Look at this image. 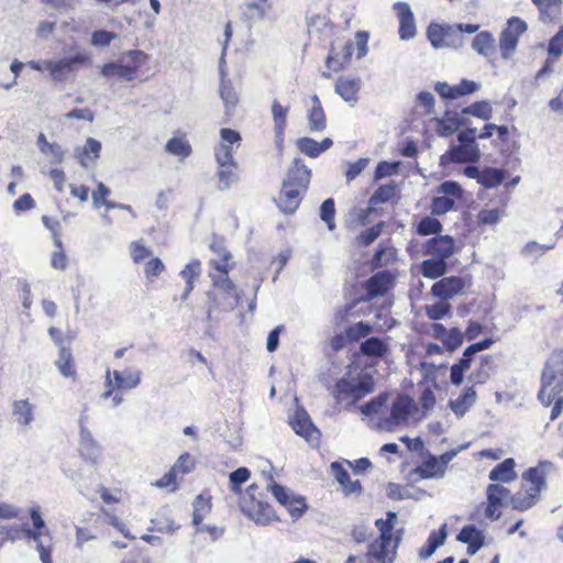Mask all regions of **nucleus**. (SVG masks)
<instances>
[{
	"mask_svg": "<svg viewBox=\"0 0 563 563\" xmlns=\"http://www.w3.org/2000/svg\"><path fill=\"white\" fill-rule=\"evenodd\" d=\"M210 250L218 255V258L209 261L211 268L209 276L213 287V290L209 292V297L217 308L232 310L240 300L236 286L229 278V273L234 267L233 256L224 246L223 239L221 238L212 241Z\"/></svg>",
	"mask_w": 563,
	"mask_h": 563,
	"instance_id": "nucleus-1",
	"label": "nucleus"
},
{
	"mask_svg": "<svg viewBox=\"0 0 563 563\" xmlns=\"http://www.w3.org/2000/svg\"><path fill=\"white\" fill-rule=\"evenodd\" d=\"M311 179V170L301 158H295L289 166L276 199L284 213H294L300 206Z\"/></svg>",
	"mask_w": 563,
	"mask_h": 563,
	"instance_id": "nucleus-2",
	"label": "nucleus"
},
{
	"mask_svg": "<svg viewBox=\"0 0 563 563\" xmlns=\"http://www.w3.org/2000/svg\"><path fill=\"white\" fill-rule=\"evenodd\" d=\"M554 470L550 461H540L521 474L520 488L510 497L511 507L518 511L532 508L547 488V476Z\"/></svg>",
	"mask_w": 563,
	"mask_h": 563,
	"instance_id": "nucleus-3",
	"label": "nucleus"
},
{
	"mask_svg": "<svg viewBox=\"0 0 563 563\" xmlns=\"http://www.w3.org/2000/svg\"><path fill=\"white\" fill-rule=\"evenodd\" d=\"M538 398L545 407L553 405L550 419H558L563 410V352L553 353L542 373Z\"/></svg>",
	"mask_w": 563,
	"mask_h": 563,
	"instance_id": "nucleus-4",
	"label": "nucleus"
},
{
	"mask_svg": "<svg viewBox=\"0 0 563 563\" xmlns=\"http://www.w3.org/2000/svg\"><path fill=\"white\" fill-rule=\"evenodd\" d=\"M33 528H27L25 526L12 525L8 527L4 537V543L7 541H16L20 539L33 540L36 543V549L40 553V559L42 563H53L52 552L53 545L52 543L44 544L42 537H47L52 540L51 532L45 525L44 519L42 518L41 511L38 507H32L29 510Z\"/></svg>",
	"mask_w": 563,
	"mask_h": 563,
	"instance_id": "nucleus-5",
	"label": "nucleus"
},
{
	"mask_svg": "<svg viewBox=\"0 0 563 563\" xmlns=\"http://www.w3.org/2000/svg\"><path fill=\"white\" fill-rule=\"evenodd\" d=\"M374 377L360 371L356 376L349 369L334 385L332 395L338 405L352 408L358 400L374 391Z\"/></svg>",
	"mask_w": 563,
	"mask_h": 563,
	"instance_id": "nucleus-6",
	"label": "nucleus"
},
{
	"mask_svg": "<svg viewBox=\"0 0 563 563\" xmlns=\"http://www.w3.org/2000/svg\"><path fill=\"white\" fill-rule=\"evenodd\" d=\"M397 516L394 511L386 514V519H377L375 526L379 531L378 538L369 543L366 553L367 560H375L378 563L394 561L397 548L400 542L399 536H394V527Z\"/></svg>",
	"mask_w": 563,
	"mask_h": 563,
	"instance_id": "nucleus-7",
	"label": "nucleus"
},
{
	"mask_svg": "<svg viewBox=\"0 0 563 563\" xmlns=\"http://www.w3.org/2000/svg\"><path fill=\"white\" fill-rule=\"evenodd\" d=\"M150 62V55L141 49H130L120 55L117 62L106 63L101 67L104 77H118L126 81L142 78Z\"/></svg>",
	"mask_w": 563,
	"mask_h": 563,
	"instance_id": "nucleus-8",
	"label": "nucleus"
},
{
	"mask_svg": "<svg viewBox=\"0 0 563 563\" xmlns=\"http://www.w3.org/2000/svg\"><path fill=\"white\" fill-rule=\"evenodd\" d=\"M242 512L256 525L268 526L279 518L274 508L264 499V494L260 492L256 484H252L246 489V495L241 501Z\"/></svg>",
	"mask_w": 563,
	"mask_h": 563,
	"instance_id": "nucleus-9",
	"label": "nucleus"
},
{
	"mask_svg": "<svg viewBox=\"0 0 563 563\" xmlns=\"http://www.w3.org/2000/svg\"><path fill=\"white\" fill-rule=\"evenodd\" d=\"M427 36L435 48H460L465 37L453 25L431 23L427 29Z\"/></svg>",
	"mask_w": 563,
	"mask_h": 563,
	"instance_id": "nucleus-10",
	"label": "nucleus"
},
{
	"mask_svg": "<svg viewBox=\"0 0 563 563\" xmlns=\"http://www.w3.org/2000/svg\"><path fill=\"white\" fill-rule=\"evenodd\" d=\"M416 409L415 401L405 394H398L390 406L389 416L380 419V427L391 431L396 427L405 424L412 411Z\"/></svg>",
	"mask_w": 563,
	"mask_h": 563,
	"instance_id": "nucleus-11",
	"label": "nucleus"
},
{
	"mask_svg": "<svg viewBox=\"0 0 563 563\" xmlns=\"http://www.w3.org/2000/svg\"><path fill=\"white\" fill-rule=\"evenodd\" d=\"M528 30L527 23L518 18L508 19L499 36V49L504 59H509L517 49L519 37Z\"/></svg>",
	"mask_w": 563,
	"mask_h": 563,
	"instance_id": "nucleus-12",
	"label": "nucleus"
},
{
	"mask_svg": "<svg viewBox=\"0 0 563 563\" xmlns=\"http://www.w3.org/2000/svg\"><path fill=\"white\" fill-rule=\"evenodd\" d=\"M451 459V453H444L440 456L429 455L410 472V476L415 479L441 478L444 476Z\"/></svg>",
	"mask_w": 563,
	"mask_h": 563,
	"instance_id": "nucleus-13",
	"label": "nucleus"
},
{
	"mask_svg": "<svg viewBox=\"0 0 563 563\" xmlns=\"http://www.w3.org/2000/svg\"><path fill=\"white\" fill-rule=\"evenodd\" d=\"M267 490H269L275 499L287 509L294 519L301 517L308 508L303 497L296 496L287 492L285 487L273 479L268 484Z\"/></svg>",
	"mask_w": 563,
	"mask_h": 563,
	"instance_id": "nucleus-14",
	"label": "nucleus"
},
{
	"mask_svg": "<svg viewBox=\"0 0 563 563\" xmlns=\"http://www.w3.org/2000/svg\"><path fill=\"white\" fill-rule=\"evenodd\" d=\"M140 374L131 369L120 371H107L106 373V389L102 394L104 399L110 398L115 389H131L140 384Z\"/></svg>",
	"mask_w": 563,
	"mask_h": 563,
	"instance_id": "nucleus-15",
	"label": "nucleus"
},
{
	"mask_svg": "<svg viewBox=\"0 0 563 563\" xmlns=\"http://www.w3.org/2000/svg\"><path fill=\"white\" fill-rule=\"evenodd\" d=\"M486 495L485 517L492 521L498 520L503 514L505 500L510 495V490L499 484L493 483L487 486Z\"/></svg>",
	"mask_w": 563,
	"mask_h": 563,
	"instance_id": "nucleus-16",
	"label": "nucleus"
},
{
	"mask_svg": "<svg viewBox=\"0 0 563 563\" xmlns=\"http://www.w3.org/2000/svg\"><path fill=\"white\" fill-rule=\"evenodd\" d=\"M479 84L463 78L456 85H449L445 81H438L434 84L435 92L444 100H456L465 96L473 95L479 89Z\"/></svg>",
	"mask_w": 563,
	"mask_h": 563,
	"instance_id": "nucleus-17",
	"label": "nucleus"
},
{
	"mask_svg": "<svg viewBox=\"0 0 563 563\" xmlns=\"http://www.w3.org/2000/svg\"><path fill=\"white\" fill-rule=\"evenodd\" d=\"M397 186L395 184L380 185L369 198V207L361 210L356 217L358 225H365L369 214L374 211V207L380 203H386L396 197Z\"/></svg>",
	"mask_w": 563,
	"mask_h": 563,
	"instance_id": "nucleus-18",
	"label": "nucleus"
},
{
	"mask_svg": "<svg viewBox=\"0 0 563 563\" xmlns=\"http://www.w3.org/2000/svg\"><path fill=\"white\" fill-rule=\"evenodd\" d=\"M563 54V25L560 30L550 38L548 45V58L543 66L537 71L534 80L539 81L544 76L550 75L553 71L555 62Z\"/></svg>",
	"mask_w": 563,
	"mask_h": 563,
	"instance_id": "nucleus-19",
	"label": "nucleus"
},
{
	"mask_svg": "<svg viewBox=\"0 0 563 563\" xmlns=\"http://www.w3.org/2000/svg\"><path fill=\"white\" fill-rule=\"evenodd\" d=\"M395 278L388 271H382L371 276L364 284L366 300L384 296L394 287Z\"/></svg>",
	"mask_w": 563,
	"mask_h": 563,
	"instance_id": "nucleus-20",
	"label": "nucleus"
},
{
	"mask_svg": "<svg viewBox=\"0 0 563 563\" xmlns=\"http://www.w3.org/2000/svg\"><path fill=\"white\" fill-rule=\"evenodd\" d=\"M353 54V43L346 42L340 52H336L334 46H331L330 52L325 59L328 71L322 73V77L331 78V71L338 73L345 68L350 63Z\"/></svg>",
	"mask_w": 563,
	"mask_h": 563,
	"instance_id": "nucleus-21",
	"label": "nucleus"
},
{
	"mask_svg": "<svg viewBox=\"0 0 563 563\" xmlns=\"http://www.w3.org/2000/svg\"><path fill=\"white\" fill-rule=\"evenodd\" d=\"M85 60L86 57L82 55H76L59 60H45L44 68L49 71L53 79L62 81L75 69L76 65L82 64Z\"/></svg>",
	"mask_w": 563,
	"mask_h": 563,
	"instance_id": "nucleus-22",
	"label": "nucleus"
},
{
	"mask_svg": "<svg viewBox=\"0 0 563 563\" xmlns=\"http://www.w3.org/2000/svg\"><path fill=\"white\" fill-rule=\"evenodd\" d=\"M242 137L235 130L222 128L220 130V143L214 148L216 159H228L233 156L234 148H239Z\"/></svg>",
	"mask_w": 563,
	"mask_h": 563,
	"instance_id": "nucleus-23",
	"label": "nucleus"
},
{
	"mask_svg": "<svg viewBox=\"0 0 563 563\" xmlns=\"http://www.w3.org/2000/svg\"><path fill=\"white\" fill-rule=\"evenodd\" d=\"M465 287L464 280L459 276L443 277L431 287V294L441 300H448L462 292Z\"/></svg>",
	"mask_w": 563,
	"mask_h": 563,
	"instance_id": "nucleus-24",
	"label": "nucleus"
},
{
	"mask_svg": "<svg viewBox=\"0 0 563 563\" xmlns=\"http://www.w3.org/2000/svg\"><path fill=\"white\" fill-rule=\"evenodd\" d=\"M426 254L446 261L454 254L455 243L449 235H437L427 241Z\"/></svg>",
	"mask_w": 563,
	"mask_h": 563,
	"instance_id": "nucleus-25",
	"label": "nucleus"
},
{
	"mask_svg": "<svg viewBox=\"0 0 563 563\" xmlns=\"http://www.w3.org/2000/svg\"><path fill=\"white\" fill-rule=\"evenodd\" d=\"M394 10L399 20V36L401 40H409L416 34L415 16L411 8L406 2H396Z\"/></svg>",
	"mask_w": 563,
	"mask_h": 563,
	"instance_id": "nucleus-26",
	"label": "nucleus"
},
{
	"mask_svg": "<svg viewBox=\"0 0 563 563\" xmlns=\"http://www.w3.org/2000/svg\"><path fill=\"white\" fill-rule=\"evenodd\" d=\"M192 525L197 532H202L203 519L212 510V496L208 489L200 493L192 503Z\"/></svg>",
	"mask_w": 563,
	"mask_h": 563,
	"instance_id": "nucleus-27",
	"label": "nucleus"
},
{
	"mask_svg": "<svg viewBox=\"0 0 563 563\" xmlns=\"http://www.w3.org/2000/svg\"><path fill=\"white\" fill-rule=\"evenodd\" d=\"M448 538V527L443 523L438 530H432L426 543L419 549L418 556L421 560L430 558L438 548L444 544Z\"/></svg>",
	"mask_w": 563,
	"mask_h": 563,
	"instance_id": "nucleus-28",
	"label": "nucleus"
},
{
	"mask_svg": "<svg viewBox=\"0 0 563 563\" xmlns=\"http://www.w3.org/2000/svg\"><path fill=\"white\" fill-rule=\"evenodd\" d=\"M218 163L217 176L219 179V188L228 189L236 179L238 163L233 156L228 159H216Z\"/></svg>",
	"mask_w": 563,
	"mask_h": 563,
	"instance_id": "nucleus-29",
	"label": "nucleus"
},
{
	"mask_svg": "<svg viewBox=\"0 0 563 563\" xmlns=\"http://www.w3.org/2000/svg\"><path fill=\"white\" fill-rule=\"evenodd\" d=\"M456 539L468 545L467 551L470 554L477 552L484 544L483 532L473 525L464 526Z\"/></svg>",
	"mask_w": 563,
	"mask_h": 563,
	"instance_id": "nucleus-30",
	"label": "nucleus"
},
{
	"mask_svg": "<svg viewBox=\"0 0 563 563\" xmlns=\"http://www.w3.org/2000/svg\"><path fill=\"white\" fill-rule=\"evenodd\" d=\"M167 153L179 157L180 159L187 158L192 153L191 145L181 131H176L174 136L169 139L165 145Z\"/></svg>",
	"mask_w": 563,
	"mask_h": 563,
	"instance_id": "nucleus-31",
	"label": "nucleus"
},
{
	"mask_svg": "<svg viewBox=\"0 0 563 563\" xmlns=\"http://www.w3.org/2000/svg\"><path fill=\"white\" fill-rule=\"evenodd\" d=\"M434 130L440 136H450L459 130L462 122L454 111H445L442 118H433Z\"/></svg>",
	"mask_w": 563,
	"mask_h": 563,
	"instance_id": "nucleus-32",
	"label": "nucleus"
},
{
	"mask_svg": "<svg viewBox=\"0 0 563 563\" xmlns=\"http://www.w3.org/2000/svg\"><path fill=\"white\" fill-rule=\"evenodd\" d=\"M516 462L512 457H508L503 462L498 463L488 475L492 482L510 483L517 478L515 471Z\"/></svg>",
	"mask_w": 563,
	"mask_h": 563,
	"instance_id": "nucleus-33",
	"label": "nucleus"
},
{
	"mask_svg": "<svg viewBox=\"0 0 563 563\" xmlns=\"http://www.w3.org/2000/svg\"><path fill=\"white\" fill-rule=\"evenodd\" d=\"M331 470L345 495L361 493L362 486L360 481H352L349 472L340 463L333 462L331 464Z\"/></svg>",
	"mask_w": 563,
	"mask_h": 563,
	"instance_id": "nucleus-34",
	"label": "nucleus"
},
{
	"mask_svg": "<svg viewBox=\"0 0 563 563\" xmlns=\"http://www.w3.org/2000/svg\"><path fill=\"white\" fill-rule=\"evenodd\" d=\"M291 426L294 431L308 442H317L319 440L320 432L307 415H297Z\"/></svg>",
	"mask_w": 563,
	"mask_h": 563,
	"instance_id": "nucleus-35",
	"label": "nucleus"
},
{
	"mask_svg": "<svg viewBox=\"0 0 563 563\" xmlns=\"http://www.w3.org/2000/svg\"><path fill=\"white\" fill-rule=\"evenodd\" d=\"M449 155L454 163H475L479 159V150L477 145L460 143L450 150Z\"/></svg>",
	"mask_w": 563,
	"mask_h": 563,
	"instance_id": "nucleus-36",
	"label": "nucleus"
},
{
	"mask_svg": "<svg viewBox=\"0 0 563 563\" xmlns=\"http://www.w3.org/2000/svg\"><path fill=\"white\" fill-rule=\"evenodd\" d=\"M476 398L477 394L474 387H466L456 399L450 401V408L456 416L462 417L475 404Z\"/></svg>",
	"mask_w": 563,
	"mask_h": 563,
	"instance_id": "nucleus-37",
	"label": "nucleus"
},
{
	"mask_svg": "<svg viewBox=\"0 0 563 563\" xmlns=\"http://www.w3.org/2000/svg\"><path fill=\"white\" fill-rule=\"evenodd\" d=\"M361 88V80L357 78L339 77L335 82V92L345 101H355Z\"/></svg>",
	"mask_w": 563,
	"mask_h": 563,
	"instance_id": "nucleus-38",
	"label": "nucleus"
},
{
	"mask_svg": "<svg viewBox=\"0 0 563 563\" xmlns=\"http://www.w3.org/2000/svg\"><path fill=\"white\" fill-rule=\"evenodd\" d=\"M398 261L397 250L394 245L388 243H380L375 250L371 264L374 268L386 266L389 263H396Z\"/></svg>",
	"mask_w": 563,
	"mask_h": 563,
	"instance_id": "nucleus-39",
	"label": "nucleus"
},
{
	"mask_svg": "<svg viewBox=\"0 0 563 563\" xmlns=\"http://www.w3.org/2000/svg\"><path fill=\"white\" fill-rule=\"evenodd\" d=\"M308 124L310 131L313 132H321L327 128L325 113L317 95L312 97V107L308 113Z\"/></svg>",
	"mask_w": 563,
	"mask_h": 563,
	"instance_id": "nucleus-40",
	"label": "nucleus"
},
{
	"mask_svg": "<svg viewBox=\"0 0 563 563\" xmlns=\"http://www.w3.org/2000/svg\"><path fill=\"white\" fill-rule=\"evenodd\" d=\"M79 453L85 460L92 463H96L100 456V446L93 440L89 431H81Z\"/></svg>",
	"mask_w": 563,
	"mask_h": 563,
	"instance_id": "nucleus-41",
	"label": "nucleus"
},
{
	"mask_svg": "<svg viewBox=\"0 0 563 563\" xmlns=\"http://www.w3.org/2000/svg\"><path fill=\"white\" fill-rule=\"evenodd\" d=\"M55 364L64 377L76 380L77 372L70 347L59 349L58 358L56 360Z\"/></svg>",
	"mask_w": 563,
	"mask_h": 563,
	"instance_id": "nucleus-42",
	"label": "nucleus"
},
{
	"mask_svg": "<svg viewBox=\"0 0 563 563\" xmlns=\"http://www.w3.org/2000/svg\"><path fill=\"white\" fill-rule=\"evenodd\" d=\"M360 351L368 357H384L388 351V344L377 336L366 339L360 345Z\"/></svg>",
	"mask_w": 563,
	"mask_h": 563,
	"instance_id": "nucleus-43",
	"label": "nucleus"
},
{
	"mask_svg": "<svg viewBox=\"0 0 563 563\" xmlns=\"http://www.w3.org/2000/svg\"><path fill=\"white\" fill-rule=\"evenodd\" d=\"M420 268L426 278L435 279L445 274L448 265L444 260L433 257L422 261Z\"/></svg>",
	"mask_w": 563,
	"mask_h": 563,
	"instance_id": "nucleus-44",
	"label": "nucleus"
},
{
	"mask_svg": "<svg viewBox=\"0 0 563 563\" xmlns=\"http://www.w3.org/2000/svg\"><path fill=\"white\" fill-rule=\"evenodd\" d=\"M110 194H111L110 189L103 183H98L96 189L91 194L95 207L100 208L101 206H104V207H107V209L121 208V209H125V210H131V206L117 205V203L110 202L108 200V197L110 196Z\"/></svg>",
	"mask_w": 563,
	"mask_h": 563,
	"instance_id": "nucleus-45",
	"label": "nucleus"
},
{
	"mask_svg": "<svg viewBox=\"0 0 563 563\" xmlns=\"http://www.w3.org/2000/svg\"><path fill=\"white\" fill-rule=\"evenodd\" d=\"M200 273L201 263L199 260H192L180 272V276L186 282L185 291L181 296L183 299H186L188 295L192 291L195 279L200 275Z\"/></svg>",
	"mask_w": 563,
	"mask_h": 563,
	"instance_id": "nucleus-46",
	"label": "nucleus"
},
{
	"mask_svg": "<svg viewBox=\"0 0 563 563\" xmlns=\"http://www.w3.org/2000/svg\"><path fill=\"white\" fill-rule=\"evenodd\" d=\"M472 47L478 54L488 57L495 52V40L489 32L483 31L475 35L472 41Z\"/></svg>",
	"mask_w": 563,
	"mask_h": 563,
	"instance_id": "nucleus-47",
	"label": "nucleus"
},
{
	"mask_svg": "<svg viewBox=\"0 0 563 563\" xmlns=\"http://www.w3.org/2000/svg\"><path fill=\"white\" fill-rule=\"evenodd\" d=\"M385 228V222L379 221L376 224L363 230L354 239V244L357 247H366L373 244L377 238L382 234Z\"/></svg>",
	"mask_w": 563,
	"mask_h": 563,
	"instance_id": "nucleus-48",
	"label": "nucleus"
},
{
	"mask_svg": "<svg viewBox=\"0 0 563 563\" xmlns=\"http://www.w3.org/2000/svg\"><path fill=\"white\" fill-rule=\"evenodd\" d=\"M12 413L21 426H29L33 420V406L29 400H15L12 406Z\"/></svg>",
	"mask_w": 563,
	"mask_h": 563,
	"instance_id": "nucleus-49",
	"label": "nucleus"
},
{
	"mask_svg": "<svg viewBox=\"0 0 563 563\" xmlns=\"http://www.w3.org/2000/svg\"><path fill=\"white\" fill-rule=\"evenodd\" d=\"M101 143L96 139L89 137L86 141L81 152L78 155L79 162L82 166H87L88 163L93 162L100 155Z\"/></svg>",
	"mask_w": 563,
	"mask_h": 563,
	"instance_id": "nucleus-50",
	"label": "nucleus"
},
{
	"mask_svg": "<svg viewBox=\"0 0 563 563\" xmlns=\"http://www.w3.org/2000/svg\"><path fill=\"white\" fill-rule=\"evenodd\" d=\"M505 179V172L499 168L486 167L481 173L479 184L486 188L499 186Z\"/></svg>",
	"mask_w": 563,
	"mask_h": 563,
	"instance_id": "nucleus-51",
	"label": "nucleus"
},
{
	"mask_svg": "<svg viewBox=\"0 0 563 563\" xmlns=\"http://www.w3.org/2000/svg\"><path fill=\"white\" fill-rule=\"evenodd\" d=\"M373 331V325L364 321L355 322L345 328V332L347 339L350 340V343L358 342L361 339L366 338Z\"/></svg>",
	"mask_w": 563,
	"mask_h": 563,
	"instance_id": "nucleus-52",
	"label": "nucleus"
},
{
	"mask_svg": "<svg viewBox=\"0 0 563 563\" xmlns=\"http://www.w3.org/2000/svg\"><path fill=\"white\" fill-rule=\"evenodd\" d=\"M220 96L223 100L225 108H227V114L230 115L231 111L234 110L236 104L239 103V97L238 93L231 84V81H221L220 85Z\"/></svg>",
	"mask_w": 563,
	"mask_h": 563,
	"instance_id": "nucleus-53",
	"label": "nucleus"
},
{
	"mask_svg": "<svg viewBox=\"0 0 563 563\" xmlns=\"http://www.w3.org/2000/svg\"><path fill=\"white\" fill-rule=\"evenodd\" d=\"M462 113L471 114L482 120H489L493 115V108L486 100L475 101L468 107L462 109Z\"/></svg>",
	"mask_w": 563,
	"mask_h": 563,
	"instance_id": "nucleus-54",
	"label": "nucleus"
},
{
	"mask_svg": "<svg viewBox=\"0 0 563 563\" xmlns=\"http://www.w3.org/2000/svg\"><path fill=\"white\" fill-rule=\"evenodd\" d=\"M442 231L441 222L432 217H424L417 225V233L422 236L437 234Z\"/></svg>",
	"mask_w": 563,
	"mask_h": 563,
	"instance_id": "nucleus-55",
	"label": "nucleus"
},
{
	"mask_svg": "<svg viewBox=\"0 0 563 563\" xmlns=\"http://www.w3.org/2000/svg\"><path fill=\"white\" fill-rule=\"evenodd\" d=\"M287 113L288 108H285L278 102L277 100H274L272 103V114L273 120L275 124V129L277 133L283 134L285 131V128L287 125Z\"/></svg>",
	"mask_w": 563,
	"mask_h": 563,
	"instance_id": "nucleus-56",
	"label": "nucleus"
},
{
	"mask_svg": "<svg viewBox=\"0 0 563 563\" xmlns=\"http://www.w3.org/2000/svg\"><path fill=\"white\" fill-rule=\"evenodd\" d=\"M195 466L196 462L192 456L188 452H185L170 468L183 479V476L192 472Z\"/></svg>",
	"mask_w": 563,
	"mask_h": 563,
	"instance_id": "nucleus-57",
	"label": "nucleus"
},
{
	"mask_svg": "<svg viewBox=\"0 0 563 563\" xmlns=\"http://www.w3.org/2000/svg\"><path fill=\"white\" fill-rule=\"evenodd\" d=\"M179 481H181L180 477L170 468L159 479L155 481L153 485L168 493H174L179 488Z\"/></svg>",
	"mask_w": 563,
	"mask_h": 563,
	"instance_id": "nucleus-58",
	"label": "nucleus"
},
{
	"mask_svg": "<svg viewBox=\"0 0 563 563\" xmlns=\"http://www.w3.org/2000/svg\"><path fill=\"white\" fill-rule=\"evenodd\" d=\"M320 218L325 222L328 229H335V203L332 198L325 199L320 207Z\"/></svg>",
	"mask_w": 563,
	"mask_h": 563,
	"instance_id": "nucleus-59",
	"label": "nucleus"
},
{
	"mask_svg": "<svg viewBox=\"0 0 563 563\" xmlns=\"http://www.w3.org/2000/svg\"><path fill=\"white\" fill-rule=\"evenodd\" d=\"M251 472L246 467H239L238 470L233 471L230 476V487L231 490L234 493L241 492V485L246 483L250 479Z\"/></svg>",
	"mask_w": 563,
	"mask_h": 563,
	"instance_id": "nucleus-60",
	"label": "nucleus"
},
{
	"mask_svg": "<svg viewBox=\"0 0 563 563\" xmlns=\"http://www.w3.org/2000/svg\"><path fill=\"white\" fill-rule=\"evenodd\" d=\"M299 151L309 157L316 158L322 153V148H319V142L311 137H301L297 141Z\"/></svg>",
	"mask_w": 563,
	"mask_h": 563,
	"instance_id": "nucleus-61",
	"label": "nucleus"
},
{
	"mask_svg": "<svg viewBox=\"0 0 563 563\" xmlns=\"http://www.w3.org/2000/svg\"><path fill=\"white\" fill-rule=\"evenodd\" d=\"M386 402H387V395L380 394L377 397L367 401L365 405H363L361 407V411L365 416L377 415L382 411V409L386 405Z\"/></svg>",
	"mask_w": 563,
	"mask_h": 563,
	"instance_id": "nucleus-62",
	"label": "nucleus"
},
{
	"mask_svg": "<svg viewBox=\"0 0 563 563\" xmlns=\"http://www.w3.org/2000/svg\"><path fill=\"white\" fill-rule=\"evenodd\" d=\"M504 213V209H483L477 214L478 224L493 225L496 224Z\"/></svg>",
	"mask_w": 563,
	"mask_h": 563,
	"instance_id": "nucleus-63",
	"label": "nucleus"
},
{
	"mask_svg": "<svg viewBox=\"0 0 563 563\" xmlns=\"http://www.w3.org/2000/svg\"><path fill=\"white\" fill-rule=\"evenodd\" d=\"M98 493L100 495V498L102 501L107 505L111 504H119L123 499L124 492L120 487H115L113 489H110L108 487L101 486L98 489Z\"/></svg>",
	"mask_w": 563,
	"mask_h": 563,
	"instance_id": "nucleus-64",
	"label": "nucleus"
}]
</instances>
